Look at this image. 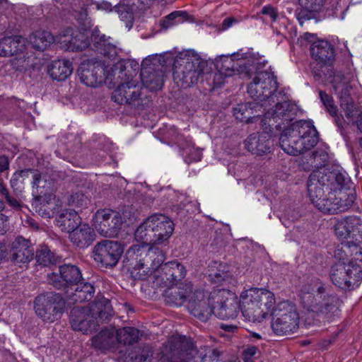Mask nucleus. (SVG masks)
Segmentation results:
<instances>
[{
  "label": "nucleus",
  "instance_id": "nucleus-1",
  "mask_svg": "<svg viewBox=\"0 0 362 362\" xmlns=\"http://www.w3.org/2000/svg\"><path fill=\"white\" fill-rule=\"evenodd\" d=\"M311 203L324 214H337L349 209L354 204L356 194L354 189L329 191L325 196L323 190L317 186L310 188L308 196Z\"/></svg>",
  "mask_w": 362,
  "mask_h": 362
},
{
  "label": "nucleus",
  "instance_id": "nucleus-2",
  "mask_svg": "<svg viewBox=\"0 0 362 362\" xmlns=\"http://www.w3.org/2000/svg\"><path fill=\"white\" fill-rule=\"evenodd\" d=\"M275 103V109L264 114L263 118L261 119V125L266 131L275 130L280 132L296 118L298 108L295 103L288 100V97L282 90L278 92Z\"/></svg>",
  "mask_w": 362,
  "mask_h": 362
},
{
  "label": "nucleus",
  "instance_id": "nucleus-3",
  "mask_svg": "<svg viewBox=\"0 0 362 362\" xmlns=\"http://www.w3.org/2000/svg\"><path fill=\"white\" fill-rule=\"evenodd\" d=\"M255 64V69L251 74H245L249 77L255 74L252 81L247 86L248 94L255 100L264 102L269 100L274 103L279 92L276 77L270 71L262 70L264 64L259 59H256Z\"/></svg>",
  "mask_w": 362,
  "mask_h": 362
},
{
  "label": "nucleus",
  "instance_id": "nucleus-4",
  "mask_svg": "<svg viewBox=\"0 0 362 362\" xmlns=\"http://www.w3.org/2000/svg\"><path fill=\"white\" fill-rule=\"evenodd\" d=\"M115 83H119L112 94V99L119 105H127L131 108L144 110L149 107L152 103L150 96L138 86V82L134 79H114Z\"/></svg>",
  "mask_w": 362,
  "mask_h": 362
},
{
  "label": "nucleus",
  "instance_id": "nucleus-5",
  "mask_svg": "<svg viewBox=\"0 0 362 362\" xmlns=\"http://www.w3.org/2000/svg\"><path fill=\"white\" fill-rule=\"evenodd\" d=\"M310 50L315 61L311 64V73L315 80L320 81L323 78H330L335 72L333 68L334 47L327 41L319 40L312 44Z\"/></svg>",
  "mask_w": 362,
  "mask_h": 362
},
{
  "label": "nucleus",
  "instance_id": "nucleus-6",
  "mask_svg": "<svg viewBox=\"0 0 362 362\" xmlns=\"http://www.w3.org/2000/svg\"><path fill=\"white\" fill-rule=\"evenodd\" d=\"M206 62L198 55L192 54L181 59L174 64L173 80L177 86L187 88L197 83L203 74Z\"/></svg>",
  "mask_w": 362,
  "mask_h": 362
},
{
  "label": "nucleus",
  "instance_id": "nucleus-7",
  "mask_svg": "<svg viewBox=\"0 0 362 362\" xmlns=\"http://www.w3.org/2000/svg\"><path fill=\"white\" fill-rule=\"evenodd\" d=\"M349 183L350 179L345 172L338 170L313 172L308 180V196L310 195V188L313 186H317L325 193V192L335 191V189H350L347 187Z\"/></svg>",
  "mask_w": 362,
  "mask_h": 362
},
{
  "label": "nucleus",
  "instance_id": "nucleus-8",
  "mask_svg": "<svg viewBox=\"0 0 362 362\" xmlns=\"http://www.w3.org/2000/svg\"><path fill=\"white\" fill-rule=\"evenodd\" d=\"M256 59L254 57L239 53L222 55L216 59L215 66L217 71L223 73L225 76L250 74L255 69Z\"/></svg>",
  "mask_w": 362,
  "mask_h": 362
},
{
  "label": "nucleus",
  "instance_id": "nucleus-9",
  "mask_svg": "<svg viewBox=\"0 0 362 362\" xmlns=\"http://www.w3.org/2000/svg\"><path fill=\"white\" fill-rule=\"evenodd\" d=\"M330 279L336 286L341 289H352L362 279V269L354 262L347 264L339 262L332 267Z\"/></svg>",
  "mask_w": 362,
  "mask_h": 362
},
{
  "label": "nucleus",
  "instance_id": "nucleus-10",
  "mask_svg": "<svg viewBox=\"0 0 362 362\" xmlns=\"http://www.w3.org/2000/svg\"><path fill=\"white\" fill-rule=\"evenodd\" d=\"M162 352L170 358L171 362H190L197 354L190 339L180 335L170 337L163 344Z\"/></svg>",
  "mask_w": 362,
  "mask_h": 362
},
{
  "label": "nucleus",
  "instance_id": "nucleus-11",
  "mask_svg": "<svg viewBox=\"0 0 362 362\" xmlns=\"http://www.w3.org/2000/svg\"><path fill=\"white\" fill-rule=\"evenodd\" d=\"M82 279L81 272L74 264H64L58 268V272L47 274L48 283L57 290H73V286Z\"/></svg>",
  "mask_w": 362,
  "mask_h": 362
},
{
  "label": "nucleus",
  "instance_id": "nucleus-12",
  "mask_svg": "<svg viewBox=\"0 0 362 362\" xmlns=\"http://www.w3.org/2000/svg\"><path fill=\"white\" fill-rule=\"evenodd\" d=\"M124 252V247L117 241L104 240L98 243L93 247L94 260L105 268H112L117 265Z\"/></svg>",
  "mask_w": 362,
  "mask_h": 362
},
{
  "label": "nucleus",
  "instance_id": "nucleus-13",
  "mask_svg": "<svg viewBox=\"0 0 362 362\" xmlns=\"http://www.w3.org/2000/svg\"><path fill=\"white\" fill-rule=\"evenodd\" d=\"M236 296L234 293L228 289L215 288L210 292L207 300L209 308L207 310L210 315L215 317H227L228 309L235 308L237 304Z\"/></svg>",
  "mask_w": 362,
  "mask_h": 362
},
{
  "label": "nucleus",
  "instance_id": "nucleus-14",
  "mask_svg": "<svg viewBox=\"0 0 362 362\" xmlns=\"http://www.w3.org/2000/svg\"><path fill=\"white\" fill-rule=\"evenodd\" d=\"M95 228L98 232L105 237H115L118 235L123 220L121 214L110 209L97 211L95 214Z\"/></svg>",
  "mask_w": 362,
  "mask_h": 362
},
{
  "label": "nucleus",
  "instance_id": "nucleus-15",
  "mask_svg": "<svg viewBox=\"0 0 362 362\" xmlns=\"http://www.w3.org/2000/svg\"><path fill=\"white\" fill-rule=\"evenodd\" d=\"M34 309L36 315L43 317L45 315H62L66 302L59 293L47 292L37 296L35 299Z\"/></svg>",
  "mask_w": 362,
  "mask_h": 362
},
{
  "label": "nucleus",
  "instance_id": "nucleus-16",
  "mask_svg": "<svg viewBox=\"0 0 362 362\" xmlns=\"http://www.w3.org/2000/svg\"><path fill=\"white\" fill-rule=\"evenodd\" d=\"M262 293L261 291H257V288H251L241 293L238 308L243 317L255 316L256 313L260 315L259 309L262 306L259 303L262 300H267L266 305H271L272 295L265 293L266 295L262 296Z\"/></svg>",
  "mask_w": 362,
  "mask_h": 362
},
{
  "label": "nucleus",
  "instance_id": "nucleus-17",
  "mask_svg": "<svg viewBox=\"0 0 362 362\" xmlns=\"http://www.w3.org/2000/svg\"><path fill=\"white\" fill-rule=\"evenodd\" d=\"M185 275V267L177 260L165 263L154 272V278L157 284L164 287H169L177 284L184 279Z\"/></svg>",
  "mask_w": 362,
  "mask_h": 362
},
{
  "label": "nucleus",
  "instance_id": "nucleus-18",
  "mask_svg": "<svg viewBox=\"0 0 362 362\" xmlns=\"http://www.w3.org/2000/svg\"><path fill=\"white\" fill-rule=\"evenodd\" d=\"M34 249L29 240L17 237L11 245L8 259L19 267H27L33 259Z\"/></svg>",
  "mask_w": 362,
  "mask_h": 362
},
{
  "label": "nucleus",
  "instance_id": "nucleus-19",
  "mask_svg": "<svg viewBox=\"0 0 362 362\" xmlns=\"http://www.w3.org/2000/svg\"><path fill=\"white\" fill-rule=\"evenodd\" d=\"M105 74L104 65L98 62L82 64L78 70L80 81L86 86L90 87H96L102 83L105 78L112 81V76H109L107 78V75L105 76Z\"/></svg>",
  "mask_w": 362,
  "mask_h": 362
},
{
  "label": "nucleus",
  "instance_id": "nucleus-20",
  "mask_svg": "<svg viewBox=\"0 0 362 362\" xmlns=\"http://www.w3.org/2000/svg\"><path fill=\"white\" fill-rule=\"evenodd\" d=\"M70 315L71 317H112L114 311L110 301L102 298L86 306H74Z\"/></svg>",
  "mask_w": 362,
  "mask_h": 362
},
{
  "label": "nucleus",
  "instance_id": "nucleus-21",
  "mask_svg": "<svg viewBox=\"0 0 362 362\" xmlns=\"http://www.w3.org/2000/svg\"><path fill=\"white\" fill-rule=\"evenodd\" d=\"M286 139V136H284L282 138H279L280 147L286 153L297 156L303 153L304 151L310 150L317 144V132L315 129L314 133L307 134V135L304 136L302 139H297L296 141H293L292 144Z\"/></svg>",
  "mask_w": 362,
  "mask_h": 362
},
{
  "label": "nucleus",
  "instance_id": "nucleus-22",
  "mask_svg": "<svg viewBox=\"0 0 362 362\" xmlns=\"http://www.w3.org/2000/svg\"><path fill=\"white\" fill-rule=\"evenodd\" d=\"M148 61H144L141 68V79L143 85L151 91L160 90L163 85V71L154 64H146Z\"/></svg>",
  "mask_w": 362,
  "mask_h": 362
},
{
  "label": "nucleus",
  "instance_id": "nucleus-23",
  "mask_svg": "<svg viewBox=\"0 0 362 362\" xmlns=\"http://www.w3.org/2000/svg\"><path fill=\"white\" fill-rule=\"evenodd\" d=\"M277 132H269L264 129L262 133H253L245 141V146L247 150L252 154L262 156L270 152L272 142L270 137L275 136Z\"/></svg>",
  "mask_w": 362,
  "mask_h": 362
},
{
  "label": "nucleus",
  "instance_id": "nucleus-24",
  "mask_svg": "<svg viewBox=\"0 0 362 362\" xmlns=\"http://www.w3.org/2000/svg\"><path fill=\"white\" fill-rule=\"evenodd\" d=\"M59 42L65 49L73 52L82 51L90 45V41L84 33L74 32L71 28H68L60 34Z\"/></svg>",
  "mask_w": 362,
  "mask_h": 362
},
{
  "label": "nucleus",
  "instance_id": "nucleus-25",
  "mask_svg": "<svg viewBox=\"0 0 362 362\" xmlns=\"http://www.w3.org/2000/svg\"><path fill=\"white\" fill-rule=\"evenodd\" d=\"M154 227V245H163L168 241L174 231V223L168 216L161 214L152 215Z\"/></svg>",
  "mask_w": 362,
  "mask_h": 362
},
{
  "label": "nucleus",
  "instance_id": "nucleus-26",
  "mask_svg": "<svg viewBox=\"0 0 362 362\" xmlns=\"http://www.w3.org/2000/svg\"><path fill=\"white\" fill-rule=\"evenodd\" d=\"M192 293L193 288L190 282L177 283L165 291V301L170 305L181 306Z\"/></svg>",
  "mask_w": 362,
  "mask_h": 362
},
{
  "label": "nucleus",
  "instance_id": "nucleus-27",
  "mask_svg": "<svg viewBox=\"0 0 362 362\" xmlns=\"http://www.w3.org/2000/svg\"><path fill=\"white\" fill-rule=\"evenodd\" d=\"M139 69V64L133 60L119 61L115 64L108 71L107 78L112 76L114 79L128 80L134 79Z\"/></svg>",
  "mask_w": 362,
  "mask_h": 362
},
{
  "label": "nucleus",
  "instance_id": "nucleus-28",
  "mask_svg": "<svg viewBox=\"0 0 362 362\" xmlns=\"http://www.w3.org/2000/svg\"><path fill=\"white\" fill-rule=\"evenodd\" d=\"M206 293L203 289H197L189 300L187 308L189 313L194 317H210L208 312V300L205 299Z\"/></svg>",
  "mask_w": 362,
  "mask_h": 362
},
{
  "label": "nucleus",
  "instance_id": "nucleus-29",
  "mask_svg": "<svg viewBox=\"0 0 362 362\" xmlns=\"http://www.w3.org/2000/svg\"><path fill=\"white\" fill-rule=\"evenodd\" d=\"M320 81H327L332 84L333 89L339 98L341 103H347L352 99L350 94L352 86L341 72H334L330 78H323Z\"/></svg>",
  "mask_w": 362,
  "mask_h": 362
},
{
  "label": "nucleus",
  "instance_id": "nucleus-30",
  "mask_svg": "<svg viewBox=\"0 0 362 362\" xmlns=\"http://www.w3.org/2000/svg\"><path fill=\"white\" fill-rule=\"evenodd\" d=\"M26 40L21 35L3 37L0 39V56L11 57L23 52Z\"/></svg>",
  "mask_w": 362,
  "mask_h": 362
},
{
  "label": "nucleus",
  "instance_id": "nucleus-31",
  "mask_svg": "<svg viewBox=\"0 0 362 362\" xmlns=\"http://www.w3.org/2000/svg\"><path fill=\"white\" fill-rule=\"evenodd\" d=\"M315 127L309 122L305 120L296 121L290 126L285 128L281 133L280 137L286 136V140L289 143L296 141L297 139H302L307 134L314 133Z\"/></svg>",
  "mask_w": 362,
  "mask_h": 362
},
{
  "label": "nucleus",
  "instance_id": "nucleus-32",
  "mask_svg": "<svg viewBox=\"0 0 362 362\" xmlns=\"http://www.w3.org/2000/svg\"><path fill=\"white\" fill-rule=\"evenodd\" d=\"M95 233L88 225L79 224L69 233L71 242L80 248L89 246L95 240Z\"/></svg>",
  "mask_w": 362,
  "mask_h": 362
},
{
  "label": "nucleus",
  "instance_id": "nucleus-33",
  "mask_svg": "<svg viewBox=\"0 0 362 362\" xmlns=\"http://www.w3.org/2000/svg\"><path fill=\"white\" fill-rule=\"evenodd\" d=\"M92 346L101 351L115 350L117 347V336L115 329H103L97 335L92 338Z\"/></svg>",
  "mask_w": 362,
  "mask_h": 362
},
{
  "label": "nucleus",
  "instance_id": "nucleus-34",
  "mask_svg": "<svg viewBox=\"0 0 362 362\" xmlns=\"http://www.w3.org/2000/svg\"><path fill=\"white\" fill-rule=\"evenodd\" d=\"M146 247H141L139 245H134L130 247L126 252L123 258V267L127 269L129 273L134 270L136 267H139L141 263H145Z\"/></svg>",
  "mask_w": 362,
  "mask_h": 362
},
{
  "label": "nucleus",
  "instance_id": "nucleus-35",
  "mask_svg": "<svg viewBox=\"0 0 362 362\" xmlns=\"http://www.w3.org/2000/svg\"><path fill=\"white\" fill-rule=\"evenodd\" d=\"M57 225L64 232L70 233L81 223V218L74 209H64L56 218Z\"/></svg>",
  "mask_w": 362,
  "mask_h": 362
},
{
  "label": "nucleus",
  "instance_id": "nucleus-36",
  "mask_svg": "<svg viewBox=\"0 0 362 362\" xmlns=\"http://www.w3.org/2000/svg\"><path fill=\"white\" fill-rule=\"evenodd\" d=\"M54 199L52 194L48 196H35L33 199V205L35 206V211L42 217L46 218H53L57 214V204L52 202Z\"/></svg>",
  "mask_w": 362,
  "mask_h": 362
},
{
  "label": "nucleus",
  "instance_id": "nucleus-37",
  "mask_svg": "<svg viewBox=\"0 0 362 362\" xmlns=\"http://www.w3.org/2000/svg\"><path fill=\"white\" fill-rule=\"evenodd\" d=\"M71 292L66 291L67 298L74 303H82L92 299L95 293V288L90 283H77L74 285Z\"/></svg>",
  "mask_w": 362,
  "mask_h": 362
},
{
  "label": "nucleus",
  "instance_id": "nucleus-38",
  "mask_svg": "<svg viewBox=\"0 0 362 362\" xmlns=\"http://www.w3.org/2000/svg\"><path fill=\"white\" fill-rule=\"evenodd\" d=\"M73 67L70 61L66 59L55 60L48 69L49 76L59 81L66 80L72 73Z\"/></svg>",
  "mask_w": 362,
  "mask_h": 362
},
{
  "label": "nucleus",
  "instance_id": "nucleus-39",
  "mask_svg": "<svg viewBox=\"0 0 362 362\" xmlns=\"http://www.w3.org/2000/svg\"><path fill=\"white\" fill-rule=\"evenodd\" d=\"M152 215L146 218L136 228L134 233L135 238L138 241L148 245H154V227Z\"/></svg>",
  "mask_w": 362,
  "mask_h": 362
},
{
  "label": "nucleus",
  "instance_id": "nucleus-40",
  "mask_svg": "<svg viewBox=\"0 0 362 362\" xmlns=\"http://www.w3.org/2000/svg\"><path fill=\"white\" fill-rule=\"evenodd\" d=\"M300 318H273L272 328L279 336L293 333L298 328Z\"/></svg>",
  "mask_w": 362,
  "mask_h": 362
},
{
  "label": "nucleus",
  "instance_id": "nucleus-41",
  "mask_svg": "<svg viewBox=\"0 0 362 362\" xmlns=\"http://www.w3.org/2000/svg\"><path fill=\"white\" fill-rule=\"evenodd\" d=\"M54 42L52 34L48 31L37 30L29 35L28 42L38 51H44Z\"/></svg>",
  "mask_w": 362,
  "mask_h": 362
},
{
  "label": "nucleus",
  "instance_id": "nucleus-42",
  "mask_svg": "<svg viewBox=\"0 0 362 362\" xmlns=\"http://www.w3.org/2000/svg\"><path fill=\"white\" fill-rule=\"evenodd\" d=\"M115 336H117V346L118 344L132 345L138 342L139 331L134 327H124L115 329Z\"/></svg>",
  "mask_w": 362,
  "mask_h": 362
},
{
  "label": "nucleus",
  "instance_id": "nucleus-43",
  "mask_svg": "<svg viewBox=\"0 0 362 362\" xmlns=\"http://www.w3.org/2000/svg\"><path fill=\"white\" fill-rule=\"evenodd\" d=\"M98 318H71L70 324L75 331H80L84 334L92 332L99 326Z\"/></svg>",
  "mask_w": 362,
  "mask_h": 362
},
{
  "label": "nucleus",
  "instance_id": "nucleus-44",
  "mask_svg": "<svg viewBox=\"0 0 362 362\" xmlns=\"http://www.w3.org/2000/svg\"><path fill=\"white\" fill-rule=\"evenodd\" d=\"M144 257H146L144 260L154 272L165 264L163 263L165 256L163 251L153 246L146 247V255Z\"/></svg>",
  "mask_w": 362,
  "mask_h": 362
},
{
  "label": "nucleus",
  "instance_id": "nucleus-45",
  "mask_svg": "<svg viewBox=\"0 0 362 362\" xmlns=\"http://www.w3.org/2000/svg\"><path fill=\"white\" fill-rule=\"evenodd\" d=\"M296 305L290 300H283L274 305L271 317H286L298 315Z\"/></svg>",
  "mask_w": 362,
  "mask_h": 362
},
{
  "label": "nucleus",
  "instance_id": "nucleus-46",
  "mask_svg": "<svg viewBox=\"0 0 362 362\" xmlns=\"http://www.w3.org/2000/svg\"><path fill=\"white\" fill-rule=\"evenodd\" d=\"M319 95L327 112L332 117H334L337 125L338 127H341L344 119L342 117H339L338 115L337 107L334 104L332 97L328 95L325 91L321 90H319Z\"/></svg>",
  "mask_w": 362,
  "mask_h": 362
},
{
  "label": "nucleus",
  "instance_id": "nucleus-47",
  "mask_svg": "<svg viewBox=\"0 0 362 362\" xmlns=\"http://www.w3.org/2000/svg\"><path fill=\"white\" fill-rule=\"evenodd\" d=\"M28 179V169L16 171L10 180L11 187L16 196L21 194L24 189L25 181Z\"/></svg>",
  "mask_w": 362,
  "mask_h": 362
},
{
  "label": "nucleus",
  "instance_id": "nucleus-48",
  "mask_svg": "<svg viewBox=\"0 0 362 362\" xmlns=\"http://www.w3.org/2000/svg\"><path fill=\"white\" fill-rule=\"evenodd\" d=\"M351 216L337 220L334 226L335 235L340 239L350 238Z\"/></svg>",
  "mask_w": 362,
  "mask_h": 362
},
{
  "label": "nucleus",
  "instance_id": "nucleus-49",
  "mask_svg": "<svg viewBox=\"0 0 362 362\" xmlns=\"http://www.w3.org/2000/svg\"><path fill=\"white\" fill-rule=\"evenodd\" d=\"M35 259L39 264L44 267L54 264L56 262L54 253L47 246H42L36 251Z\"/></svg>",
  "mask_w": 362,
  "mask_h": 362
},
{
  "label": "nucleus",
  "instance_id": "nucleus-50",
  "mask_svg": "<svg viewBox=\"0 0 362 362\" xmlns=\"http://www.w3.org/2000/svg\"><path fill=\"white\" fill-rule=\"evenodd\" d=\"M328 159V154L323 150L315 151L308 155V163L314 168H319L325 165Z\"/></svg>",
  "mask_w": 362,
  "mask_h": 362
},
{
  "label": "nucleus",
  "instance_id": "nucleus-51",
  "mask_svg": "<svg viewBox=\"0 0 362 362\" xmlns=\"http://www.w3.org/2000/svg\"><path fill=\"white\" fill-rule=\"evenodd\" d=\"M250 102L245 103H241L237 105L233 108V113L235 118L247 124L251 122V116L249 113H251L250 109Z\"/></svg>",
  "mask_w": 362,
  "mask_h": 362
},
{
  "label": "nucleus",
  "instance_id": "nucleus-52",
  "mask_svg": "<svg viewBox=\"0 0 362 362\" xmlns=\"http://www.w3.org/2000/svg\"><path fill=\"white\" fill-rule=\"evenodd\" d=\"M129 274L130 276L134 280L143 281L146 280L151 274L154 276V271L152 269V267H150L149 264L145 262L141 263L139 267H136Z\"/></svg>",
  "mask_w": 362,
  "mask_h": 362
},
{
  "label": "nucleus",
  "instance_id": "nucleus-53",
  "mask_svg": "<svg viewBox=\"0 0 362 362\" xmlns=\"http://www.w3.org/2000/svg\"><path fill=\"white\" fill-rule=\"evenodd\" d=\"M351 226L350 238L362 244V219L357 216H351Z\"/></svg>",
  "mask_w": 362,
  "mask_h": 362
},
{
  "label": "nucleus",
  "instance_id": "nucleus-54",
  "mask_svg": "<svg viewBox=\"0 0 362 362\" xmlns=\"http://www.w3.org/2000/svg\"><path fill=\"white\" fill-rule=\"evenodd\" d=\"M315 10H311L310 8L305 6H299L295 11V15L300 25L302 26L305 21L315 18L316 13Z\"/></svg>",
  "mask_w": 362,
  "mask_h": 362
},
{
  "label": "nucleus",
  "instance_id": "nucleus-55",
  "mask_svg": "<svg viewBox=\"0 0 362 362\" xmlns=\"http://www.w3.org/2000/svg\"><path fill=\"white\" fill-rule=\"evenodd\" d=\"M257 291H261L262 292V296L266 295L265 293H270V296L272 295V303H270V304H271L270 305H266L267 300H262L261 303H259L260 306H262V308H260V309H259V314L262 315V317H267L268 315L270 316L271 313L273 310L274 306L276 303L275 296L273 292H272L266 288H257Z\"/></svg>",
  "mask_w": 362,
  "mask_h": 362
},
{
  "label": "nucleus",
  "instance_id": "nucleus-56",
  "mask_svg": "<svg viewBox=\"0 0 362 362\" xmlns=\"http://www.w3.org/2000/svg\"><path fill=\"white\" fill-rule=\"evenodd\" d=\"M91 40L93 42V47L99 52L100 47L103 48L107 42L110 41V37H107L105 35L100 34V30L95 28L91 35Z\"/></svg>",
  "mask_w": 362,
  "mask_h": 362
},
{
  "label": "nucleus",
  "instance_id": "nucleus-57",
  "mask_svg": "<svg viewBox=\"0 0 362 362\" xmlns=\"http://www.w3.org/2000/svg\"><path fill=\"white\" fill-rule=\"evenodd\" d=\"M183 14L185 13L180 11L172 12L160 21L161 27L167 29L174 24L180 23L182 21L181 16Z\"/></svg>",
  "mask_w": 362,
  "mask_h": 362
},
{
  "label": "nucleus",
  "instance_id": "nucleus-58",
  "mask_svg": "<svg viewBox=\"0 0 362 362\" xmlns=\"http://www.w3.org/2000/svg\"><path fill=\"white\" fill-rule=\"evenodd\" d=\"M300 301L304 308H306L308 310L312 309L314 305L315 297L310 291V286H305L301 291L300 293Z\"/></svg>",
  "mask_w": 362,
  "mask_h": 362
},
{
  "label": "nucleus",
  "instance_id": "nucleus-59",
  "mask_svg": "<svg viewBox=\"0 0 362 362\" xmlns=\"http://www.w3.org/2000/svg\"><path fill=\"white\" fill-rule=\"evenodd\" d=\"M250 105H250V112L251 113H249L251 116V122L250 123H253L264 114L265 108L262 104L257 101L250 102Z\"/></svg>",
  "mask_w": 362,
  "mask_h": 362
},
{
  "label": "nucleus",
  "instance_id": "nucleus-60",
  "mask_svg": "<svg viewBox=\"0 0 362 362\" xmlns=\"http://www.w3.org/2000/svg\"><path fill=\"white\" fill-rule=\"evenodd\" d=\"M87 202V197L81 192L73 194L69 199V204L76 208H81L86 206Z\"/></svg>",
  "mask_w": 362,
  "mask_h": 362
},
{
  "label": "nucleus",
  "instance_id": "nucleus-61",
  "mask_svg": "<svg viewBox=\"0 0 362 362\" xmlns=\"http://www.w3.org/2000/svg\"><path fill=\"white\" fill-rule=\"evenodd\" d=\"M325 0H298L300 6L310 8L311 10L320 11L322 8Z\"/></svg>",
  "mask_w": 362,
  "mask_h": 362
},
{
  "label": "nucleus",
  "instance_id": "nucleus-62",
  "mask_svg": "<svg viewBox=\"0 0 362 362\" xmlns=\"http://www.w3.org/2000/svg\"><path fill=\"white\" fill-rule=\"evenodd\" d=\"M213 266L210 267L209 273V280L214 284H220L228 276V274L223 272H220V270L216 271L213 268Z\"/></svg>",
  "mask_w": 362,
  "mask_h": 362
},
{
  "label": "nucleus",
  "instance_id": "nucleus-63",
  "mask_svg": "<svg viewBox=\"0 0 362 362\" xmlns=\"http://www.w3.org/2000/svg\"><path fill=\"white\" fill-rule=\"evenodd\" d=\"M152 356V352L149 346H144L139 348V354L134 356L135 362H149V358Z\"/></svg>",
  "mask_w": 362,
  "mask_h": 362
},
{
  "label": "nucleus",
  "instance_id": "nucleus-64",
  "mask_svg": "<svg viewBox=\"0 0 362 362\" xmlns=\"http://www.w3.org/2000/svg\"><path fill=\"white\" fill-rule=\"evenodd\" d=\"M341 107L343 108L346 117L348 119L353 120L355 115L356 114V110L353 100L351 99L350 101H347V103H341Z\"/></svg>",
  "mask_w": 362,
  "mask_h": 362
}]
</instances>
